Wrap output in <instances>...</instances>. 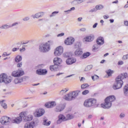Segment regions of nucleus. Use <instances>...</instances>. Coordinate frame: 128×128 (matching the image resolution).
Instances as JSON below:
<instances>
[{
  "mask_svg": "<svg viewBox=\"0 0 128 128\" xmlns=\"http://www.w3.org/2000/svg\"><path fill=\"white\" fill-rule=\"evenodd\" d=\"M94 38V36H87L84 38L83 42H92Z\"/></svg>",
  "mask_w": 128,
  "mask_h": 128,
  "instance_id": "16",
  "label": "nucleus"
},
{
  "mask_svg": "<svg viewBox=\"0 0 128 128\" xmlns=\"http://www.w3.org/2000/svg\"><path fill=\"white\" fill-rule=\"evenodd\" d=\"M29 20H30V17H25L24 18H23V20H24V22H26Z\"/></svg>",
  "mask_w": 128,
  "mask_h": 128,
  "instance_id": "49",
  "label": "nucleus"
},
{
  "mask_svg": "<svg viewBox=\"0 0 128 128\" xmlns=\"http://www.w3.org/2000/svg\"><path fill=\"white\" fill-rule=\"evenodd\" d=\"M65 108L66 104H60L56 106L54 109V110L56 112H62Z\"/></svg>",
  "mask_w": 128,
  "mask_h": 128,
  "instance_id": "9",
  "label": "nucleus"
},
{
  "mask_svg": "<svg viewBox=\"0 0 128 128\" xmlns=\"http://www.w3.org/2000/svg\"><path fill=\"white\" fill-rule=\"evenodd\" d=\"M92 68V65H89L87 66L84 70L85 72H88V70H90Z\"/></svg>",
  "mask_w": 128,
  "mask_h": 128,
  "instance_id": "37",
  "label": "nucleus"
},
{
  "mask_svg": "<svg viewBox=\"0 0 128 128\" xmlns=\"http://www.w3.org/2000/svg\"><path fill=\"white\" fill-rule=\"evenodd\" d=\"M24 72L22 70H18L16 71H14L12 73V76L18 78V76H24Z\"/></svg>",
  "mask_w": 128,
  "mask_h": 128,
  "instance_id": "8",
  "label": "nucleus"
},
{
  "mask_svg": "<svg viewBox=\"0 0 128 128\" xmlns=\"http://www.w3.org/2000/svg\"><path fill=\"white\" fill-rule=\"evenodd\" d=\"M104 18L105 20H108V15H105L104 16Z\"/></svg>",
  "mask_w": 128,
  "mask_h": 128,
  "instance_id": "57",
  "label": "nucleus"
},
{
  "mask_svg": "<svg viewBox=\"0 0 128 128\" xmlns=\"http://www.w3.org/2000/svg\"><path fill=\"white\" fill-rule=\"evenodd\" d=\"M64 100H68V102L73 100L72 98V94H70V92L65 95L64 97Z\"/></svg>",
  "mask_w": 128,
  "mask_h": 128,
  "instance_id": "21",
  "label": "nucleus"
},
{
  "mask_svg": "<svg viewBox=\"0 0 128 128\" xmlns=\"http://www.w3.org/2000/svg\"><path fill=\"white\" fill-rule=\"evenodd\" d=\"M85 108H92V106H98V104L96 102V100L94 98L86 100L84 102Z\"/></svg>",
  "mask_w": 128,
  "mask_h": 128,
  "instance_id": "4",
  "label": "nucleus"
},
{
  "mask_svg": "<svg viewBox=\"0 0 128 128\" xmlns=\"http://www.w3.org/2000/svg\"><path fill=\"white\" fill-rule=\"evenodd\" d=\"M22 62L18 63V64H17V67H18V68H22Z\"/></svg>",
  "mask_w": 128,
  "mask_h": 128,
  "instance_id": "51",
  "label": "nucleus"
},
{
  "mask_svg": "<svg viewBox=\"0 0 128 128\" xmlns=\"http://www.w3.org/2000/svg\"><path fill=\"white\" fill-rule=\"evenodd\" d=\"M6 100H0V104H1V106H2L3 108L6 110V108H8V105H6V103H4V102Z\"/></svg>",
  "mask_w": 128,
  "mask_h": 128,
  "instance_id": "32",
  "label": "nucleus"
},
{
  "mask_svg": "<svg viewBox=\"0 0 128 128\" xmlns=\"http://www.w3.org/2000/svg\"><path fill=\"white\" fill-rule=\"evenodd\" d=\"M36 74L40 76H44L48 74V70L45 69H38L36 70Z\"/></svg>",
  "mask_w": 128,
  "mask_h": 128,
  "instance_id": "17",
  "label": "nucleus"
},
{
  "mask_svg": "<svg viewBox=\"0 0 128 128\" xmlns=\"http://www.w3.org/2000/svg\"><path fill=\"white\" fill-rule=\"evenodd\" d=\"M63 56L64 58H70V56H72V53L65 52L63 54Z\"/></svg>",
  "mask_w": 128,
  "mask_h": 128,
  "instance_id": "36",
  "label": "nucleus"
},
{
  "mask_svg": "<svg viewBox=\"0 0 128 128\" xmlns=\"http://www.w3.org/2000/svg\"><path fill=\"white\" fill-rule=\"evenodd\" d=\"M80 91L76 90V91H73L72 92H70L73 100H76V96H78V94H80Z\"/></svg>",
  "mask_w": 128,
  "mask_h": 128,
  "instance_id": "19",
  "label": "nucleus"
},
{
  "mask_svg": "<svg viewBox=\"0 0 128 128\" xmlns=\"http://www.w3.org/2000/svg\"><path fill=\"white\" fill-rule=\"evenodd\" d=\"M34 122L26 124L24 128H34Z\"/></svg>",
  "mask_w": 128,
  "mask_h": 128,
  "instance_id": "28",
  "label": "nucleus"
},
{
  "mask_svg": "<svg viewBox=\"0 0 128 128\" xmlns=\"http://www.w3.org/2000/svg\"><path fill=\"white\" fill-rule=\"evenodd\" d=\"M118 64H120V65L124 64V62H122V60L119 61L118 62Z\"/></svg>",
  "mask_w": 128,
  "mask_h": 128,
  "instance_id": "55",
  "label": "nucleus"
},
{
  "mask_svg": "<svg viewBox=\"0 0 128 128\" xmlns=\"http://www.w3.org/2000/svg\"><path fill=\"white\" fill-rule=\"evenodd\" d=\"M58 11H54L53 12H52V14L50 15V18H52V16H54L56 14H58Z\"/></svg>",
  "mask_w": 128,
  "mask_h": 128,
  "instance_id": "39",
  "label": "nucleus"
},
{
  "mask_svg": "<svg viewBox=\"0 0 128 128\" xmlns=\"http://www.w3.org/2000/svg\"><path fill=\"white\" fill-rule=\"evenodd\" d=\"M68 90V88H63L61 91H60V94H62V92H66Z\"/></svg>",
  "mask_w": 128,
  "mask_h": 128,
  "instance_id": "45",
  "label": "nucleus"
},
{
  "mask_svg": "<svg viewBox=\"0 0 128 128\" xmlns=\"http://www.w3.org/2000/svg\"><path fill=\"white\" fill-rule=\"evenodd\" d=\"M74 38L72 37H69L66 38V40L64 41L65 44H66V46H70L74 44Z\"/></svg>",
  "mask_w": 128,
  "mask_h": 128,
  "instance_id": "15",
  "label": "nucleus"
},
{
  "mask_svg": "<svg viewBox=\"0 0 128 128\" xmlns=\"http://www.w3.org/2000/svg\"><path fill=\"white\" fill-rule=\"evenodd\" d=\"M84 0H76V2L78 4H82V2H84Z\"/></svg>",
  "mask_w": 128,
  "mask_h": 128,
  "instance_id": "47",
  "label": "nucleus"
},
{
  "mask_svg": "<svg viewBox=\"0 0 128 128\" xmlns=\"http://www.w3.org/2000/svg\"><path fill=\"white\" fill-rule=\"evenodd\" d=\"M44 14V12H40L35 14L34 15H33L32 17L33 18H39L42 16Z\"/></svg>",
  "mask_w": 128,
  "mask_h": 128,
  "instance_id": "23",
  "label": "nucleus"
},
{
  "mask_svg": "<svg viewBox=\"0 0 128 128\" xmlns=\"http://www.w3.org/2000/svg\"><path fill=\"white\" fill-rule=\"evenodd\" d=\"M60 74H64L63 72H60L56 74V76H60Z\"/></svg>",
  "mask_w": 128,
  "mask_h": 128,
  "instance_id": "62",
  "label": "nucleus"
},
{
  "mask_svg": "<svg viewBox=\"0 0 128 128\" xmlns=\"http://www.w3.org/2000/svg\"><path fill=\"white\" fill-rule=\"evenodd\" d=\"M81 46H82V44L78 42H77L75 44L76 48H80Z\"/></svg>",
  "mask_w": 128,
  "mask_h": 128,
  "instance_id": "44",
  "label": "nucleus"
},
{
  "mask_svg": "<svg viewBox=\"0 0 128 128\" xmlns=\"http://www.w3.org/2000/svg\"><path fill=\"white\" fill-rule=\"evenodd\" d=\"M12 120V118L7 116H2L0 120V122L2 124H10V120Z\"/></svg>",
  "mask_w": 128,
  "mask_h": 128,
  "instance_id": "10",
  "label": "nucleus"
},
{
  "mask_svg": "<svg viewBox=\"0 0 128 128\" xmlns=\"http://www.w3.org/2000/svg\"><path fill=\"white\" fill-rule=\"evenodd\" d=\"M18 24H20V22H14V23L12 24H10V28H12L13 26H18Z\"/></svg>",
  "mask_w": 128,
  "mask_h": 128,
  "instance_id": "42",
  "label": "nucleus"
},
{
  "mask_svg": "<svg viewBox=\"0 0 128 128\" xmlns=\"http://www.w3.org/2000/svg\"><path fill=\"white\" fill-rule=\"evenodd\" d=\"M124 24H125V26H128V21H125L124 22Z\"/></svg>",
  "mask_w": 128,
  "mask_h": 128,
  "instance_id": "64",
  "label": "nucleus"
},
{
  "mask_svg": "<svg viewBox=\"0 0 128 128\" xmlns=\"http://www.w3.org/2000/svg\"><path fill=\"white\" fill-rule=\"evenodd\" d=\"M62 122H66V118L64 114H60L58 116V120H57L56 124H62Z\"/></svg>",
  "mask_w": 128,
  "mask_h": 128,
  "instance_id": "14",
  "label": "nucleus"
},
{
  "mask_svg": "<svg viewBox=\"0 0 128 128\" xmlns=\"http://www.w3.org/2000/svg\"><path fill=\"white\" fill-rule=\"evenodd\" d=\"M22 114H24L22 118L25 122H30V120H32V118H34L32 115L30 114L26 116V112H22Z\"/></svg>",
  "mask_w": 128,
  "mask_h": 128,
  "instance_id": "13",
  "label": "nucleus"
},
{
  "mask_svg": "<svg viewBox=\"0 0 128 128\" xmlns=\"http://www.w3.org/2000/svg\"><path fill=\"white\" fill-rule=\"evenodd\" d=\"M76 62V60L74 58H68L66 60V64L68 65L72 64H74Z\"/></svg>",
  "mask_w": 128,
  "mask_h": 128,
  "instance_id": "18",
  "label": "nucleus"
},
{
  "mask_svg": "<svg viewBox=\"0 0 128 128\" xmlns=\"http://www.w3.org/2000/svg\"><path fill=\"white\" fill-rule=\"evenodd\" d=\"M112 4H118V0H116L114 1V2H112Z\"/></svg>",
  "mask_w": 128,
  "mask_h": 128,
  "instance_id": "59",
  "label": "nucleus"
},
{
  "mask_svg": "<svg viewBox=\"0 0 128 128\" xmlns=\"http://www.w3.org/2000/svg\"><path fill=\"white\" fill-rule=\"evenodd\" d=\"M107 74H108V76H112V71L110 70H109L106 71Z\"/></svg>",
  "mask_w": 128,
  "mask_h": 128,
  "instance_id": "41",
  "label": "nucleus"
},
{
  "mask_svg": "<svg viewBox=\"0 0 128 128\" xmlns=\"http://www.w3.org/2000/svg\"><path fill=\"white\" fill-rule=\"evenodd\" d=\"M82 54V50L80 48H78L74 52V54L76 55V56H80Z\"/></svg>",
  "mask_w": 128,
  "mask_h": 128,
  "instance_id": "24",
  "label": "nucleus"
},
{
  "mask_svg": "<svg viewBox=\"0 0 128 128\" xmlns=\"http://www.w3.org/2000/svg\"><path fill=\"white\" fill-rule=\"evenodd\" d=\"M126 116V114L124 113H121L120 115V118H124Z\"/></svg>",
  "mask_w": 128,
  "mask_h": 128,
  "instance_id": "46",
  "label": "nucleus"
},
{
  "mask_svg": "<svg viewBox=\"0 0 128 128\" xmlns=\"http://www.w3.org/2000/svg\"><path fill=\"white\" fill-rule=\"evenodd\" d=\"M8 56V53L6 52H4L2 54V56Z\"/></svg>",
  "mask_w": 128,
  "mask_h": 128,
  "instance_id": "60",
  "label": "nucleus"
},
{
  "mask_svg": "<svg viewBox=\"0 0 128 128\" xmlns=\"http://www.w3.org/2000/svg\"><path fill=\"white\" fill-rule=\"evenodd\" d=\"M64 12H66L67 14H70V10H65V11H64Z\"/></svg>",
  "mask_w": 128,
  "mask_h": 128,
  "instance_id": "58",
  "label": "nucleus"
},
{
  "mask_svg": "<svg viewBox=\"0 0 128 128\" xmlns=\"http://www.w3.org/2000/svg\"><path fill=\"white\" fill-rule=\"evenodd\" d=\"M90 56V53L87 52L84 53V54L82 56H80V58L82 60H84V58H88Z\"/></svg>",
  "mask_w": 128,
  "mask_h": 128,
  "instance_id": "27",
  "label": "nucleus"
},
{
  "mask_svg": "<svg viewBox=\"0 0 128 128\" xmlns=\"http://www.w3.org/2000/svg\"><path fill=\"white\" fill-rule=\"evenodd\" d=\"M128 78V73H124L123 74H120L116 79V83L113 85L114 90H118L124 84V82L122 80L124 78Z\"/></svg>",
  "mask_w": 128,
  "mask_h": 128,
  "instance_id": "1",
  "label": "nucleus"
},
{
  "mask_svg": "<svg viewBox=\"0 0 128 128\" xmlns=\"http://www.w3.org/2000/svg\"><path fill=\"white\" fill-rule=\"evenodd\" d=\"M98 76L97 75H94V76H92V80H98Z\"/></svg>",
  "mask_w": 128,
  "mask_h": 128,
  "instance_id": "43",
  "label": "nucleus"
},
{
  "mask_svg": "<svg viewBox=\"0 0 128 128\" xmlns=\"http://www.w3.org/2000/svg\"><path fill=\"white\" fill-rule=\"evenodd\" d=\"M43 124H44V126H48L50 124V121L48 122V120H44Z\"/></svg>",
  "mask_w": 128,
  "mask_h": 128,
  "instance_id": "35",
  "label": "nucleus"
},
{
  "mask_svg": "<svg viewBox=\"0 0 128 128\" xmlns=\"http://www.w3.org/2000/svg\"><path fill=\"white\" fill-rule=\"evenodd\" d=\"M97 26H98V23H96L93 25L92 28H96Z\"/></svg>",
  "mask_w": 128,
  "mask_h": 128,
  "instance_id": "56",
  "label": "nucleus"
},
{
  "mask_svg": "<svg viewBox=\"0 0 128 128\" xmlns=\"http://www.w3.org/2000/svg\"><path fill=\"white\" fill-rule=\"evenodd\" d=\"M12 78L10 76H8L6 74L2 73L0 74V84L4 83L6 84H8L12 82Z\"/></svg>",
  "mask_w": 128,
  "mask_h": 128,
  "instance_id": "5",
  "label": "nucleus"
},
{
  "mask_svg": "<svg viewBox=\"0 0 128 128\" xmlns=\"http://www.w3.org/2000/svg\"><path fill=\"white\" fill-rule=\"evenodd\" d=\"M54 64H56L57 66H58L59 64H60L62 62V60L60 58H55L54 59Z\"/></svg>",
  "mask_w": 128,
  "mask_h": 128,
  "instance_id": "20",
  "label": "nucleus"
},
{
  "mask_svg": "<svg viewBox=\"0 0 128 128\" xmlns=\"http://www.w3.org/2000/svg\"><path fill=\"white\" fill-rule=\"evenodd\" d=\"M97 44L98 46H102V44H104V38L99 37L96 40Z\"/></svg>",
  "mask_w": 128,
  "mask_h": 128,
  "instance_id": "22",
  "label": "nucleus"
},
{
  "mask_svg": "<svg viewBox=\"0 0 128 128\" xmlns=\"http://www.w3.org/2000/svg\"><path fill=\"white\" fill-rule=\"evenodd\" d=\"M124 96L128 95V84H126L124 88Z\"/></svg>",
  "mask_w": 128,
  "mask_h": 128,
  "instance_id": "31",
  "label": "nucleus"
},
{
  "mask_svg": "<svg viewBox=\"0 0 128 128\" xmlns=\"http://www.w3.org/2000/svg\"><path fill=\"white\" fill-rule=\"evenodd\" d=\"M26 50V48L22 47V48H20V51L22 52H24Z\"/></svg>",
  "mask_w": 128,
  "mask_h": 128,
  "instance_id": "53",
  "label": "nucleus"
},
{
  "mask_svg": "<svg viewBox=\"0 0 128 128\" xmlns=\"http://www.w3.org/2000/svg\"><path fill=\"white\" fill-rule=\"evenodd\" d=\"M89 85L88 84H84L81 85V88H88Z\"/></svg>",
  "mask_w": 128,
  "mask_h": 128,
  "instance_id": "38",
  "label": "nucleus"
},
{
  "mask_svg": "<svg viewBox=\"0 0 128 128\" xmlns=\"http://www.w3.org/2000/svg\"><path fill=\"white\" fill-rule=\"evenodd\" d=\"M122 58L124 60H128V58H126V55L123 56Z\"/></svg>",
  "mask_w": 128,
  "mask_h": 128,
  "instance_id": "61",
  "label": "nucleus"
},
{
  "mask_svg": "<svg viewBox=\"0 0 128 128\" xmlns=\"http://www.w3.org/2000/svg\"><path fill=\"white\" fill-rule=\"evenodd\" d=\"M104 8V6L102 4H99L96 6V10H102Z\"/></svg>",
  "mask_w": 128,
  "mask_h": 128,
  "instance_id": "34",
  "label": "nucleus"
},
{
  "mask_svg": "<svg viewBox=\"0 0 128 128\" xmlns=\"http://www.w3.org/2000/svg\"><path fill=\"white\" fill-rule=\"evenodd\" d=\"M56 106V102L50 101L45 104L44 106L47 108H52Z\"/></svg>",
  "mask_w": 128,
  "mask_h": 128,
  "instance_id": "11",
  "label": "nucleus"
},
{
  "mask_svg": "<svg viewBox=\"0 0 128 128\" xmlns=\"http://www.w3.org/2000/svg\"><path fill=\"white\" fill-rule=\"evenodd\" d=\"M58 66L56 64L51 66L50 67V69L52 72H56V70H58Z\"/></svg>",
  "mask_w": 128,
  "mask_h": 128,
  "instance_id": "25",
  "label": "nucleus"
},
{
  "mask_svg": "<svg viewBox=\"0 0 128 128\" xmlns=\"http://www.w3.org/2000/svg\"><path fill=\"white\" fill-rule=\"evenodd\" d=\"M90 92V90H84L82 92V96H86V94H88Z\"/></svg>",
  "mask_w": 128,
  "mask_h": 128,
  "instance_id": "40",
  "label": "nucleus"
},
{
  "mask_svg": "<svg viewBox=\"0 0 128 128\" xmlns=\"http://www.w3.org/2000/svg\"><path fill=\"white\" fill-rule=\"evenodd\" d=\"M64 36V33L62 32V33L58 34L57 35V36H58H58Z\"/></svg>",
  "mask_w": 128,
  "mask_h": 128,
  "instance_id": "50",
  "label": "nucleus"
},
{
  "mask_svg": "<svg viewBox=\"0 0 128 128\" xmlns=\"http://www.w3.org/2000/svg\"><path fill=\"white\" fill-rule=\"evenodd\" d=\"M0 28L2 30H8V28H10V24H4L2 26H0Z\"/></svg>",
  "mask_w": 128,
  "mask_h": 128,
  "instance_id": "29",
  "label": "nucleus"
},
{
  "mask_svg": "<svg viewBox=\"0 0 128 128\" xmlns=\"http://www.w3.org/2000/svg\"><path fill=\"white\" fill-rule=\"evenodd\" d=\"M128 8V3L124 6V8Z\"/></svg>",
  "mask_w": 128,
  "mask_h": 128,
  "instance_id": "63",
  "label": "nucleus"
},
{
  "mask_svg": "<svg viewBox=\"0 0 128 128\" xmlns=\"http://www.w3.org/2000/svg\"><path fill=\"white\" fill-rule=\"evenodd\" d=\"M24 82V79L22 78H18L14 79V82L16 84H20Z\"/></svg>",
  "mask_w": 128,
  "mask_h": 128,
  "instance_id": "26",
  "label": "nucleus"
},
{
  "mask_svg": "<svg viewBox=\"0 0 128 128\" xmlns=\"http://www.w3.org/2000/svg\"><path fill=\"white\" fill-rule=\"evenodd\" d=\"M97 46H98V45H96V44L94 45L93 46V50H98V48Z\"/></svg>",
  "mask_w": 128,
  "mask_h": 128,
  "instance_id": "52",
  "label": "nucleus"
},
{
  "mask_svg": "<svg viewBox=\"0 0 128 128\" xmlns=\"http://www.w3.org/2000/svg\"><path fill=\"white\" fill-rule=\"evenodd\" d=\"M116 100V97L114 96H110L107 97L104 100V103L101 104L102 108L108 110L112 107V102Z\"/></svg>",
  "mask_w": 128,
  "mask_h": 128,
  "instance_id": "2",
  "label": "nucleus"
},
{
  "mask_svg": "<svg viewBox=\"0 0 128 128\" xmlns=\"http://www.w3.org/2000/svg\"><path fill=\"white\" fill-rule=\"evenodd\" d=\"M22 60V58L20 56H17L15 58V62H20Z\"/></svg>",
  "mask_w": 128,
  "mask_h": 128,
  "instance_id": "33",
  "label": "nucleus"
},
{
  "mask_svg": "<svg viewBox=\"0 0 128 128\" xmlns=\"http://www.w3.org/2000/svg\"><path fill=\"white\" fill-rule=\"evenodd\" d=\"M80 32H86V28H81L80 29Z\"/></svg>",
  "mask_w": 128,
  "mask_h": 128,
  "instance_id": "54",
  "label": "nucleus"
},
{
  "mask_svg": "<svg viewBox=\"0 0 128 128\" xmlns=\"http://www.w3.org/2000/svg\"><path fill=\"white\" fill-rule=\"evenodd\" d=\"M66 120H72V118H74V116L72 114H67L66 115Z\"/></svg>",
  "mask_w": 128,
  "mask_h": 128,
  "instance_id": "30",
  "label": "nucleus"
},
{
  "mask_svg": "<svg viewBox=\"0 0 128 128\" xmlns=\"http://www.w3.org/2000/svg\"><path fill=\"white\" fill-rule=\"evenodd\" d=\"M50 44H52V41L50 40L47 42L42 44L39 46V50L41 52H46L50 50Z\"/></svg>",
  "mask_w": 128,
  "mask_h": 128,
  "instance_id": "3",
  "label": "nucleus"
},
{
  "mask_svg": "<svg viewBox=\"0 0 128 128\" xmlns=\"http://www.w3.org/2000/svg\"><path fill=\"white\" fill-rule=\"evenodd\" d=\"M24 114L20 112L19 116L10 119L11 122L12 124H20V122H22V117H24Z\"/></svg>",
  "mask_w": 128,
  "mask_h": 128,
  "instance_id": "6",
  "label": "nucleus"
},
{
  "mask_svg": "<svg viewBox=\"0 0 128 128\" xmlns=\"http://www.w3.org/2000/svg\"><path fill=\"white\" fill-rule=\"evenodd\" d=\"M62 52H64V48L62 46H60L55 49L54 54L56 56H60L62 54Z\"/></svg>",
  "mask_w": 128,
  "mask_h": 128,
  "instance_id": "7",
  "label": "nucleus"
},
{
  "mask_svg": "<svg viewBox=\"0 0 128 128\" xmlns=\"http://www.w3.org/2000/svg\"><path fill=\"white\" fill-rule=\"evenodd\" d=\"M96 12V8H94L90 10V12Z\"/></svg>",
  "mask_w": 128,
  "mask_h": 128,
  "instance_id": "48",
  "label": "nucleus"
},
{
  "mask_svg": "<svg viewBox=\"0 0 128 128\" xmlns=\"http://www.w3.org/2000/svg\"><path fill=\"white\" fill-rule=\"evenodd\" d=\"M44 109H38L36 110L34 112V116L36 118H40V116H44Z\"/></svg>",
  "mask_w": 128,
  "mask_h": 128,
  "instance_id": "12",
  "label": "nucleus"
}]
</instances>
